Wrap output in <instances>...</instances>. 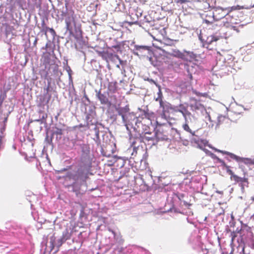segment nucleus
I'll use <instances>...</instances> for the list:
<instances>
[{"label": "nucleus", "mask_w": 254, "mask_h": 254, "mask_svg": "<svg viewBox=\"0 0 254 254\" xmlns=\"http://www.w3.org/2000/svg\"><path fill=\"white\" fill-rule=\"evenodd\" d=\"M223 12H224L225 11H228V9L227 8H223Z\"/></svg>", "instance_id": "40"}, {"label": "nucleus", "mask_w": 254, "mask_h": 254, "mask_svg": "<svg viewBox=\"0 0 254 254\" xmlns=\"http://www.w3.org/2000/svg\"><path fill=\"white\" fill-rule=\"evenodd\" d=\"M187 1H188V0H179L178 1V2L182 4V3H185L186 2H187Z\"/></svg>", "instance_id": "38"}, {"label": "nucleus", "mask_w": 254, "mask_h": 254, "mask_svg": "<svg viewBox=\"0 0 254 254\" xmlns=\"http://www.w3.org/2000/svg\"><path fill=\"white\" fill-rule=\"evenodd\" d=\"M183 128L187 131L191 133V130L187 124H185L183 125Z\"/></svg>", "instance_id": "33"}, {"label": "nucleus", "mask_w": 254, "mask_h": 254, "mask_svg": "<svg viewBox=\"0 0 254 254\" xmlns=\"http://www.w3.org/2000/svg\"><path fill=\"white\" fill-rule=\"evenodd\" d=\"M218 10H219V13H217V16H221L222 17V16L221 13L220 12V11L221 10V9H218Z\"/></svg>", "instance_id": "39"}, {"label": "nucleus", "mask_w": 254, "mask_h": 254, "mask_svg": "<svg viewBox=\"0 0 254 254\" xmlns=\"http://www.w3.org/2000/svg\"><path fill=\"white\" fill-rule=\"evenodd\" d=\"M170 112H161L156 117V124L157 125H166L163 121L170 122L171 120V118L169 115Z\"/></svg>", "instance_id": "9"}, {"label": "nucleus", "mask_w": 254, "mask_h": 254, "mask_svg": "<svg viewBox=\"0 0 254 254\" xmlns=\"http://www.w3.org/2000/svg\"><path fill=\"white\" fill-rule=\"evenodd\" d=\"M196 109H198V108L197 107V108H195V110H196Z\"/></svg>", "instance_id": "46"}, {"label": "nucleus", "mask_w": 254, "mask_h": 254, "mask_svg": "<svg viewBox=\"0 0 254 254\" xmlns=\"http://www.w3.org/2000/svg\"><path fill=\"white\" fill-rule=\"evenodd\" d=\"M172 130L168 125H157L155 129L157 140H167Z\"/></svg>", "instance_id": "5"}, {"label": "nucleus", "mask_w": 254, "mask_h": 254, "mask_svg": "<svg viewBox=\"0 0 254 254\" xmlns=\"http://www.w3.org/2000/svg\"><path fill=\"white\" fill-rule=\"evenodd\" d=\"M196 58V55L192 52L184 51L183 52L182 60L191 62Z\"/></svg>", "instance_id": "13"}, {"label": "nucleus", "mask_w": 254, "mask_h": 254, "mask_svg": "<svg viewBox=\"0 0 254 254\" xmlns=\"http://www.w3.org/2000/svg\"><path fill=\"white\" fill-rule=\"evenodd\" d=\"M96 95L98 99L100 100L101 104L107 105L109 103V100L106 96L101 93L100 91H99Z\"/></svg>", "instance_id": "19"}, {"label": "nucleus", "mask_w": 254, "mask_h": 254, "mask_svg": "<svg viewBox=\"0 0 254 254\" xmlns=\"http://www.w3.org/2000/svg\"><path fill=\"white\" fill-rule=\"evenodd\" d=\"M223 166H225V164L224 162L223 163Z\"/></svg>", "instance_id": "45"}, {"label": "nucleus", "mask_w": 254, "mask_h": 254, "mask_svg": "<svg viewBox=\"0 0 254 254\" xmlns=\"http://www.w3.org/2000/svg\"><path fill=\"white\" fill-rule=\"evenodd\" d=\"M91 167V162L84 164L82 161L74 173H69L67 174L68 178L73 181L71 186L74 191L79 192L81 187L86 184V180L88 178V172Z\"/></svg>", "instance_id": "2"}, {"label": "nucleus", "mask_w": 254, "mask_h": 254, "mask_svg": "<svg viewBox=\"0 0 254 254\" xmlns=\"http://www.w3.org/2000/svg\"><path fill=\"white\" fill-rule=\"evenodd\" d=\"M219 13V10H215L214 11L212 9L201 12L200 16L203 19L204 22L207 24L212 23L214 21H218L222 19L221 16H217V14Z\"/></svg>", "instance_id": "6"}, {"label": "nucleus", "mask_w": 254, "mask_h": 254, "mask_svg": "<svg viewBox=\"0 0 254 254\" xmlns=\"http://www.w3.org/2000/svg\"><path fill=\"white\" fill-rule=\"evenodd\" d=\"M135 49L136 52H134V54L138 56H144L145 54V51H149V47L147 46H135Z\"/></svg>", "instance_id": "17"}, {"label": "nucleus", "mask_w": 254, "mask_h": 254, "mask_svg": "<svg viewBox=\"0 0 254 254\" xmlns=\"http://www.w3.org/2000/svg\"><path fill=\"white\" fill-rule=\"evenodd\" d=\"M58 251V249L57 250H56V251L55 252V253L57 252V251Z\"/></svg>", "instance_id": "44"}, {"label": "nucleus", "mask_w": 254, "mask_h": 254, "mask_svg": "<svg viewBox=\"0 0 254 254\" xmlns=\"http://www.w3.org/2000/svg\"><path fill=\"white\" fill-rule=\"evenodd\" d=\"M224 154L227 155V156L225 157V158H227L228 160L233 159L237 161H239L243 159L242 158L235 155L234 154L223 151V155Z\"/></svg>", "instance_id": "21"}, {"label": "nucleus", "mask_w": 254, "mask_h": 254, "mask_svg": "<svg viewBox=\"0 0 254 254\" xmlns=\"http://www.w3.org/2000/svg\"><path fill=\"white\" fill-rule=\"evenodd\" d=\"M243 6L237 5L231 7V10L229 11L223 16V34L225 38H227L232 35L233 31H234L233 26L226 25V24L237 23V19L235 18L237 16L239 20L241 22H245L249 23L251 22L254 18V10L239 11Z\"/></svg>", "instance_id": "1"}, {"label": "nucleus", "mask_w": 254, "mask_h": 254, "mask_svg": "<svg viewBox=\"0 0 254 254\" xmlns=\"http://www.w3.org/2000/svg\"><path fill=\"white\" fill-rule=\"evenodd\" d=\"M87 120L88 121L89 120V117H88V115L86 116Z\"/></svg>", "instance_id": "42"}, {"label": "nucleus", "mask_w": 254, "mask_h": 254, "mask_svg": "<svg viewBox=\"0 0 254 254\" xmlns=\"http://www.w3.org/2000/svg\"><path fill=\"white\" fill-rule=\"evenodd\" d=\"M43 64L45 66V68L42 70L41 72V74H44L45 78L57 72L58 69V65L56 64L55 60L52 59L50 53L45 55L43 57Z\"/></svg>", "instance_id": "4"}, {"label": "nucleus", "mask_w": 254, "mask_h": 254, "mask_svg": "<svg viewBox=\"0 0 254 254\" xmlns=\"http://www.w3.org/2000/svg\"><path fill=\"white\" fill-rule=\"evenodd\" d=\"M227 169V173L231 175L230 178L231 180H234L236 182H247V179L244 178H241L238 177V176L235 175L233 171L230 169L229 167L228 166H226Z\"/></svg>", "instance_id": "14"}, {"label": "nucleus", "mask_w": 254, "mask_h": 254, "mask_svg": "<svg viewBox=\"0 0 254 254\" xmlns=\"http://www.w3.org/2000/svg\"><path fill=\"white\" fill-rule=\"evenodd\" d=\"M117 158L116 156L114 155L113 156V160H108V166H112L114 164V163L117 161Z\"/></svg>", "instance_id": "30"}, {"label": "nucleus", "mask_w": 254, "mask_h": 254, "mask_svg": "<svg viewBox=\"0 0 254 254\" xmlns=\"http://www.w3.org/2000/svg\"><path fill=\"white\" fill-rule=\"evenodd\" d=\"M156 100L159 102L160 107L162 109V111H169L172 109V107L169 103L162 100L161 93L159 94L158 97Z\"/></svg>", "instance_id": "11"}, {"label": "nucleus", "mask_w": 254, "mask_h": 254, "mask_svg": "<svg viewBox=\"0 0 254 254\" xmlns=\"http://www.w3.org/2000/svg\"><path fill=\"white\" fill-rule=\"evenodd\" d=\"M184 196V195L182 193L181 194H179L178 196V198L180 199V200H181Z\"/></svg>", "instance_id": "37"}, {"label": "nucleus", "mask_w": 254, "mask_h": 254, "mask_svg": "<svg viewBox=\"0 0 254 254\" xmlns=\"http://www.w3.org/2000/svg\"><path fill=\"white\" fill-rule=\"evenodd\" d=\"M63 133V130L61 128L56 127L53 134L62 135Z\"/></svg>", "instance_id": "27"}, {"label": "nucleus", "mask_w": 254, "mask_h": 254, "mask_svg": "<svg viewBox=\"0 0 254 254\" xmlns=\"http://www.w3.org/2000/svg\"><path fill=\"white\" fill-rule=\"evenodd\" d=\"M215 149L216 151H218V152H222V151H221V150H217V149Z\"/></svg>", "instance_id": "41"}, {"label": "nucleus", "mask_w": 254, "mask_h": 254, "mask_svg": "<svg viewBox=\"0 0 254 254\" xmlns=\"http://www.w3.org/2000/svg\"><path fill=\"white\" fill-rule=\"evenodd\" d=\"M49 27H47L44 20H43L41 23V32L43 33L46 36L47 35V32L48 31Z\"/></svg>", "instance_id": "23"}, {"label": "nucleus", "mask_w": 254, "mask_h": 254, "mask_svg": "<svg viewBox=\"0 0 254 254\" xmlns=\"http://www.w3.org/2000/svg\"><path fill=\"white\" fill-rule=\"evenodd\" d=\"M182 113L183 114V116L185 118V119L186 120V122H189V120L191 121V114L190 112H182Z\"/></svg>", "instance_id": "24"}, {"label": "nucleus", "mask_w": 254, "mask_h": 254, "mask_svg": "<svg viewBox=\"0 0 254 254\" xmlns=\"http://www.w3.org/2000/svg\"><path fill=\"white\" fill-rule=\"evenodd\" d=\"M199 38L203 43V46L210 50L212 49V48H209V45L218 40V38L212 35L206 37L200 34Z\"/></svg>", "instance_id": "8"}, {"label": "nucleus", "mask_w": 254, "mask_h": 254, "mask_svg": "<svg viewBox=\"0 0 254 254\" xmlns=\"http://www.w3.org/2000/svg\"><path fill=\"white\" fill-rule=\"evenodd\" d=\"M48 31L53 35H56V32L55 31V30L53 29V28H49V29H48Z\"/></svg>", "instance_id": "35"}, {"label": "nucleus", "mask_w": 254, "mask_h": 254, "mask_svg": "<svg viewBox=\"0 0 254 254\" xmlns=\"http://www.w3.org/2000/svg\"><path fill=\"white\" fill-rule=\"evenodd\" d=\"M50 247L51 248V251H52L54 248V244L53 241L50 242Z\"/></svg>", "instance_id": "36"}, {"label": "nucleus", "mask_w": 254, "mask_h": 254, "mask_svg": "<svg viewBox=\"0 0 254 254\" xmlns=\"http://www.w3.org/2000/svg\"><path fill=\"white\" fill-rule=\"evenodd\" d=\"M47 118V114L46 112H36L33 115L32 120L34 122H43Z\"/></svg>", "instance_id": "16"}, {"label": "nucleus", "mask_w": 254, "mask_h": 254, "mask_svg": "<svg viewBox=\"0 0 254 254\" xmlns=\"http://www.w3.org/2000/svg\"><path fill=\"white\" fill-rule=\"evenodd\" d=\"M66 23V28L67 31H68L70 33H71L72 31V27L71 26V22L70 20H68L67 19L65 20Z\"/></svg>", "instance_id": "25"}, {"label": "nucleus", "mask_w": 254, "mask_h": 254, "mask_svg": "<svg viewBox=\"0 0 254 254\" xmlns=\"http://www.w3.org/2000/svg\"><path fill=\"white\" fill-rule=\"evenodd\" d=\"M44 93L40 95L37 98V106L43 110H48L49 103L53 95L57 97V92L53 90L49 83L46 87L44 88Z\"/></svg>", "instance_id": "3"}, {"label": "nucleus", "mask_w": 254, "mask_h": 254, "mask_svg": "<svg viewBox=\"0 0 254 254\" xmlns=\"http://www.w3.org/2000/svg\"><path fill=\"white\" fill-rule=\"evenodd\" d=\"M45 141L47 144H51L52 143V137L49 138L48 135L47 134Z\"/></svg>", "instance_id": "32"}, {"label": "nucleus", "mask_w": 254, "mask_h": 254, "mask_svg": "<svg viewBox=\"0 0 254 254\" xmlns=\"http://www.w3.org/2000/svg\"><path fill=\"white\" fill-rule=\"evenodd\" d=\"M6 97V91H4L3 93H1L0 94V103H2L3 101L5 100Z\"/></svg>", "instance_id": "31"}, {"label": "nucleus", "mask_w": 254, "mask_h": 254, "mask_svg": "<svg viewBox=\"0 0 254 254\" xmlns=\"http://www.w3.org/2000/svg\"><path fill=\"white\" fill-rule=\"evenodd\" d=\"M96 52L97 53L98 55L101 57L103 59L106 60V55L107 53L104 51H96Z\"/></svg>", "instance_id": "28"}, {"label": "nucleus", "mask_w": 254, "mask_h": 254, "mask_svg": "<svg viewBox=\"0 0 254 254\" xmlns=\"http://www.w3.org/2000/svg\"><path fill=\"white\" fill-rule=\"evenodd\" d=\"M75 128L80 129L81 131H85L88 128V125H82L81 124L76 126L74 127Z\"/></svg>", "instance_id": "26"}, {"label": "nucleus", "mask_w": 254, "mask_h": 254, "mask_svg": "<svg viewBox=\"0 0 254 254\" xmlns=\"http://www.w3.org/2000/svg\"><path fill=\"white\" fill-rule=\"evenodd\" d=\"M119 113H120L119 114H120V115H122V112H119Z\"/></svg>", "instance_id": "43"}, {"label": "nucleus", "mask_w": 254, "mask_h": 254, "mask_svg": "<svg viewBox=\"0 0 254 254\" xmlns=\"http://www.w3.org/2000/svg\"><path fill=\"white\" fill-rule=\"evenodd\" d=\"M238 245L236 247V250L233 249L231 247L228 246V248H223V254H245V245L242 241L241 243H239L237 240Z\"/></svg>", "instance_id": "7"}, {"label": "nucleus", "mask_w": 254, "mask_h": 254, "mask_svg": "<svg viewBox=\"0 0 254 254\" xmlns=\"http://www.w3.org/2000/svg\"><path fill=\"white\" fill-rule=\"evenodd\" d=\"M156 100L159 102L160 107L162 109V111H169L172 109V107L169 103L162 100L161 93L159 94L158 97Z\"/></svg>", "instance_id": "12"}, {"label": "nucleus", "mask_w": 254, "mask_h": 254, "mask_svg": "<svg viewBox=\"0 0 254 254\" xmlns=\"http://www.w3.org/2000/svg\"><path fill=\"white\" fill-rule=\"evenodd\" d=\"M183 52H181L179 50L175 49L173 50L172 53H170V55L172 57H174L177 58L181 59L182 58Z\"/></svg>", "instance_id": "22"}, {"label": "nucleus", "mask_w": 254, "mask_h": 254, "mask_svg": "<svg viewBox=\"0 0 254 254\" xmlns=\"http://www.w3.org/2000/svg\"><path fill=\"white\" fill-rule=\"evenodd\" d=\"M231 236H232V239H231L232 242L234 245H235L234 242H235V239L237 237V236L236 235L235 233L234 232V230L233 231V232L231 233Z\"/></svg>", "instance_id": "34"}, {"label": "nucleus", "mask_w": 254, "mask_h": 254, "mask_svg": "<svg viewBox=\"0 0 254 254\" xmlns=\"http://www.w3.org/2000/svg\"><path fill=\"white\" fill-rule=\"evenodd\" d=\"M151 116V115H150L149 112H143L141 115L142 119L144 118H146L149 120H151V119H150Z\"/></svg>", "instance_id": "29"}, {"label": "nucleus", "mask_w": 254, "mask_h": 254, "mask_svg": "<svg viewBox=\"0 0 254 254\" xmlns=\"http://www.w3.org/2000/svg\"><path fill=\"white\" fill-rule=\"evenodd\" d=\"M114 150L112 148V145H108L105 147V149H103V155L107 157H110L114 153Z\"/></svg>", "instance_id": "20"}, {"label": "nucleus", "mask_w": 254, "mask_h": 254, "mask_svg": "<svg viewBox=\"0 0 254 254\" xmlns=\"http://www.w3.org/2000/svg\"><path fill=\"white\" fill-rule=\"evenodd\" d=\"M117 90V82H110L108 84V94L114 93Z\"/></svg>", "instance_id": "18"}, {"label": "nucleus", "mask_w": 254, "mask_h": 254, "mask_svg": "<svg viewBox=\"0 0 254 254\" xmlns=\"http://www.w3.org/2000/svg\"><path fill=\"white\" fill-rule=\"evenodd\" d=\"M252 7H254V4L253 6H252Z\"/></svg>", "instance_id": "47"}, {"label": "nucleus", "mask_w": 254, "mask_h": 254, "mask_svg": "<svg viewBox=\"0 0 254 254\" xmlns=\"http://www.w3.org/2000/svg\"><path fill=\"white\" fill-rule=\"evenodd\" d=\"M197 8L199 15L201 14V12H205L211 9L209 3L205 0L198 1L197 3Z\"/></svg>", "instance_id": "10"}, {"label": "nucleus", "mask_w": 254, "mask_h": 254, "mask_svg": "<svg viewBox=\"0 0 254 254\" xmlns=\"http://www.w3.org/2000/svg\"><path fill=\"white\" fill-rule=\"evenodd\" d=\"M141 138L143 141H152L153 144H155L156 143L158 142V140H157V138L156 137L155 132L154 134H152L151 132H145L142 136H141Z\"/></svg>", "instance_id": "15"}]
</instances>
